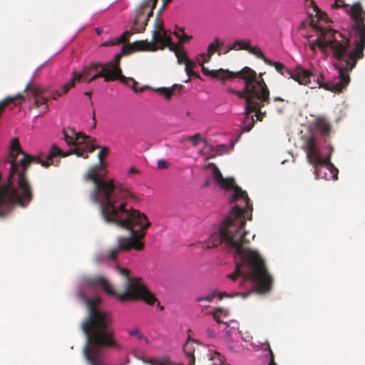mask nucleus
Instances as JSON below:
<instances>
[{
  "label": "nucleus",
  "instance_id": "obj_40",
  "mask_svg": "<svg viewBox=\"0 0 365 365\" xmlns=\"http://www.w3.org/2000/svg\"><path fill=\"white\" fill-rule=\"evenodd\" d=\"M168 168V164L165 160H159L158 162V169H166Z\"/></svg>",
  "mask_w": 365,
  "mask_h": 365
},
{
  "label": "nucleus",
  "instance_id": "obj_52",
  "mask_svg": "<svg viewBox=\"0 0 365 365\" xmlns=\"http://www.w3.org/2000/svg\"><path fill=\"white\" fill-rule=\"evenodd\" d=\"M84 95L88 96L91 98V92L86 91L84 93Z\"/></svg>",
  "mask_w": 365,
  "mask_h": 365
},
{
  "label": "nucleus",
  "instance_id": "obj_6",
  "mask_svg": "<svg viewBox=\"0 0 365 365\" xmlns=\"http://www.w3.org/2000/svg\"><path fill=\"white\" fill-rule=\"evenodd\" d=\"M307 159L309 164L314 168L316 178L326 180L338 179V169L331 163V153L327 158H322L317 148L316 139L314 136L309 137L306 142Z\"/></svg>",
  "mask_w": 365,
  "mask_h": 365
},
{
  "label": "nucleus",
  "instance_id": "obj_35",
  "mask_svg": "<svg viewBox=\"0 0 365 365\" xmlns=\"http://www.w3.org/2000/svg\"><path fill=\"white\" fill-rule=\"evenodd\" d=\"M348 4H345L344 0H335L334 4L331 5L332 9L344 8L348 9Z\"/></svg>",
  "mask_w": 365,
  "mask_h": 365
},
{
  "label": "nucleus",
  "instance_id": "obj_56",
  "mask_svg": "<svg viewBox=\"0 0 365 365\" xmlns=\"http://www.w3.org/2000/svg\"><path fill=\"white\" fill-rule=\"evenodd\" d=\"M242 295L243 297H246L248 295V294H242Z\"/></svg>",
  "mask_w": 365,
  "mask_h": 365
},
{
  "label": "nucleus",
  "instance_id": "obj_51",
  "mask_svg": "<svg viewBox=\"0 0 365 365\" xmlns=\"http://www.w3.org/2000/svg\"><path fill=\"white\" fill-rule=\"evenodd\" d=\"M172 0H163V6H166L169 3H170Z\"/></svg>",
  "mask_w": 365,
  "mask_h": 365
},
{
  "label": "nucleus",
  "instance_id": "obj_2",
  "mask_svg": "<svg viewBox=\"0 0 365 365\" xmlns=\"http://www.w3.org/2000/svg\"><path fill=\"white\" fill-rule=\"evenodd\" d=\"M242 214V209L235 207L222 222L219 233L212 235L210 241L214 247L224 244L228 251H234L240 258L241 262L236 263L235 272L227 276L230 279L235 280L242 276L244 280H252L258 292H267L271 289L272 278L259 252L248 247L250 239L246 237L248 232L244 230L246 221Z\"/></svg>",
  "mask_w": 365,
  "mask_h": 365
},
{
  "label": "nucleus",
  "instance_id": "obj_10",
  "mask_svg": "<svg viewBox=\"0 0 365 365\" xmlns=\"http://www.w3.org/2000/svg\"><path fill=\"white\" fill-rule=\"evenodd\" d=\"M266 64L274 66L278 72L281 73V74L284 76H286L287 73L289 78H293L301 85L307 86L311 88L318 87L317 85L315 84L316 80H314V83H312L311 78L313 76V75L308 70L298 67L292 71L286 68L283 63L280 62L272 61L271 60L269 63Z\"/></svg>",
  "mask_w": 365,
  "mask_h": 365
},
{
  "label": "nucleus",
  "instance_id": "obj_26",
  "mask_svg": "<svg viewBox=\"0 0 365 365\" xmlns=\"http://www.w3.org/2000/svg\"><path fill=\"white\" fill-rule=\"evenodd\" d=\"M158 0H145L144 1L138 8V17L136 19V22L140 19L141 14H143V9H149L150 6H153V9H155L157 4Z\"/></svg>",
  "mask_w": 365,
  "mask_h": 365
},
{
  "label": "nucleus",
  "instance_id": "obj_7",
  "mask_svg": "<svg viewBox=\"0 0 365 365\" xmlns=\"http://www.w3.org/2000/svg\"><path fill=\"white\" fill-rule=\"evenodd\" d=\"M63 133L67 144L69 145H73L75 148L70 149L66 153L62 151L63 155L56 156L54 159L58 157H66L71 154H76L78 156L87 158L88 153H93L96 148H99L93 143L95 141L94 138L82 133H76L73 128H65L63 130Z\"/></svg>",
  "mask_w": 365,
  "mask_h": 365
},
{
  "label": "nucleus",
  "instance_id": "obj_48",
  "mask_svg": "<svg viewBox=\"0 0 365 365\" xmlns=\"http://www.w3.org/2000/svg\"><path fill=\"white\" fill-rule=\"evenodd\" d=\"M189 76H198V74L193 71L192 69L190 70V73L187 74Z\"/></svg>",
  "mask_w": 365,
  "mask_h": 365
},
{
  "label": "nucleus",
  "instance_id": "obj_30",
  "mask_svg": "<svg viewBox=\"0 0 365 365\" xmlns=\"http://www.w3.org/2000/svg\"><path fill=\"white\" fill-rule=\"evenodd\" d=\"M19 98L24 99V98L21 94L19 93L14 97H7V98H4V100H2L0 102V115L4 111L5 108L7 105H9L11 103H13L14 101L19 99Z\"/></svg>",
  "mask_w": 365,
  "mask_h": 365
},
{
  "label": "nucleus",
  "instance_id": "obj_3",
  "mask_svg": "<svg viewBox=\"0 0 365 365\" xmlns=\"http://www.w3.org/2000/svg\"><path fill=\"white\" fill-rule=\"evenodd\" d=\"M327 48L329 47L333 57L337 60L336 65L339 76L332 81L323 83L319 78L315 84L319 88L339 93L350 82L349 71L356 66L358 61L364 58L365 39L361 41V38L354 36V47L351 48V40L338 31L328 29L327 34Z\"/></svg>",
  "mask_w": 365,
  "mask_h": 365
},
{
  "label": "nucleus",
  "instance_id": "obj_41",
  "mask_svg": "<svg viewBox=\"0 0 365 365\" xmlns=\"http://www.w3.org/2000/svg\"><path fill=\"white\" fill-rule=\"evenodd\" d=\"M227 348L232 352H238L240 351V346L230 343L227 344Z\"/></svg>",
  "mask_w": 365,
  "mask_h": 365
},
{
  "label": "nucleus",
  "instance_id": "obj_43",
  "mask_svg": "<svg viewBox=\"0 0 365 365\" xmlns=\"http://www.w3.org/2000/svg\"><path fill=\"white\" fill-rule=\"evenodd\" d=\"M207 335L210 336V337H214L215 334V331L213 329H207Z\"/></svg>",
  "mask_w": 365,
  "mask_h": 365
},
{
  "label": "nucleus",
  "instance_id": "obj_17",
  "mask_svg": "<svg viewBox=\"0 0 365 365\" xmlns=\"http://www.w3.org/2000/svg\"><path fill=\"white\" fill-rule=\"evenodd\" d=\"M97 64H100V66H98L96 68H93L96 73L88 79V83H91L98 78H103L105 82L115 81L114 76L111 75L103 63H97Z\"/></svg>",
  "mask_w": 365,
  "mask_h": 365
},
{
  "label": "nucleus",
  "instance_id": "obj_54",
  "mask_svg": "<svg viewBox=\"0 0 365 365\" xmlns=\"http://www.w3.org/2000/svg\"><path fill=\"white\" fill-rule=\"evenodd\" d=\"M158 307H160V310H162V309H163V307L160 306V303H159V302L158 303Z\"/></svg>",
  "mask_w": 365,
  "mask_h": 365
},
{
  "label": "nucleus",
  "instance_id": "obj_50",
  "mask_svg": "<svg viewBox=\"0 0 365 365\" xmlns=\"http://www.w3.org/2000/svg\"><path fill=\"white\" fill-rule=\"evenodd\" d=\"M273 100H274V101H282V102H283V101H284V99H283V98H282L281 97H274V98H273Z\"/></svg>",
  "mask_w": 365,
  "mask_h": 365
},
{
  "label": "nucleus",
  "instance_id": "obj_53",
  "mask_svg": "<svg viewBox=\"0 0 365 365\" xmlns=\"http://www.w3.org/2000/svg\"><path fill=\"white\" fill-rule=\"evenodd\" d=\"M93 120L94 121V126H96V122L95 113L94 112H93Z\"/></svg>",
  "mask_w": 365,
  "mask_h": 365
},
{
  "label": "nucleus",
  "instance_id": "obj_25",
  "mask_svg": "<svg viewBox=\"0 0 365 365\" xmlns=\"http://www.w3.org/2000/svg\"><path fill=\"white\" fill-rule=\"evenodd\" d=\"M182 88V85L175 84L171 88H160L157 91L169 100L174 95L175 90L180 91Z\"/></svg>",
  "mask_w": 365,
  "mask_h": 365
},
{
  "label": "nucleus",
  "instance_id": "obj_47",
  "mask_svg": "<svg viewBox=\"0 0 365 365\" xmlns=\"http://www.w3.org/2000/svg\"><path fill=\"white\" fill-rule=\"evenodd\" d=\"M213 317L218 324L222 323V321L220 319V317L217 315V314H215Z\"/></svg>",
  "mask_w": 365,
  "mask_h": 365
},
{
  "label": "nucleus",
  "instance_id": "obj_4",
  "mask_svg": "<svg viewBox=\"0 0 365 365\" xmlns=\"http://www.w3.org/2000/svg\"><path fill=\"white\" fill-rule=\"evenodd\" d=\"M235 78L242 79L245 83L243 91H235L232 88H227V92L235 94L240 98L245 100L246 110L249 113L256 110L257 103L253 101V97L257 99H261L264 101H268L269 90L262 78V73L257 75V72L252 68L245 66L240 71L232 72L227 71L221 80H228Z\"/></svg>",
  "mask_w": 365,
  "mask_h": 365
},
{
  "label": "nucleus",
  "instance_id": "obj_24",
  "mask_svg": "<svg viewBox=\"0 0 365 365\" xmlns=\"http://www.w3.org/2000/svg\"><path fill=\"white\" fill-rule=\"evenodd\" d=\"M73 81H69L66 83L62 85L59 89L53 91L51 93L52 99L56 100L58 97L68 93L72 88H74Z\"/></svg>",
  "mask_w": 365,
  "mask_h": 365
},
{
  "label": "nucleus",
  "instance_id": "obj_13",
  "mask_svg": "<svg viewBox=\"0 0 365 365\" xmlns=\"http://www.w3.org/2000/svg\"><path fill=\"white\" fill-rule=\"evenodd\" d=\"M353 21L352 34L353 36L361 38V41L365 39V11L360 2H356L350 7L346 9Z\"/></svg>",
  "mask_w": 365,
  "mask_h": 365
},
{
  "label": "nucleus",
  "instance_id": "obj_31",
  "mask_svg": "<svg viewBox=\"0 0 365 365\" xmlns=\"http://www.w3.org/2000/svg\"><path fill=\"white\" fill-rule=\"evenodd\" d=\"M247 51L262 59L265 63H269L270 62V60L266 58L264 53L257 47H252L250 44Z\"/></svg>",
  "mask_w": 365,
  "mask_h": 365
},
{
  "label": "nucleus",
  "instance_id": "obj_9",
  "mask_svg": "<svg viewBox=\"0 0 365 365\" xmlns=\"http://www.w3.org/2000/svg\"><path fill=\"white\" fill-rule=\"evenodd\" d=\"M153 41L148 42L145 41H136L132 43V46L135 47L136 50L145 51H155L158 48L164 49L168 47L169 49H174V43L170 36L167 33L160 32L158 30H153L152 32Z\"/></svg>",
  "mask_w": 365,
  "mask_h": 365
},
{
  "label": "nucleus",
  "instance_id": "obj_46",
  "mask_svg": "<svg viewBox=\"0 0 365 365\" xmlns=\"http://www.w3.org/2000/svg\"><path fill=\"white\" fill-rule=\"evenodd\" d=\"M163 11H162V9H158V11L157 12V14H156V16H155V20L158 21V20L160 19V17L162 15Z\"/></svg>",
  "mask_w": 365,
  "mask_h": 365
},
{
  "label": "nucleus",
  "instance_id": "obj_45",
  "mask_svg": "<svg viewBox=\"0 0 365 365\" xmlns=\"http://www.w3.org/2000/svg\"><path fill=\"white\" fill-rule=\"evenodd\" d=\"M181 38H183V39L185 40V43L190 41L191 38H192V36H188V35H186L185 33H184V35H182V37Z\"/></svg>",
  "mask_w": 365,
  "mask_h": 365
},
{
  "label": "nucleus",
  "instance_id": "obj_28",
  "mask_svg": "<svg viewBox=\"0 0 365 365\" xmlns=\"http://www.w3.org/2000/svg\"><path fill=\"white\" fill-rule=\"evenodd\" d=\"M212 365H222L224 363L225 358L217 351L210 352L208 355Z\"/></svg>",
  "mask_w": 365,
  "mask_h": 365
},
{
  "label": "nucleus",
  "instance_id": "obj_36",
  "mask_svg": "<svg viewBox=\"0 0 365 365\" xmlns=\"http://www.w3.org/2000/svg\"><path fill=\"white\" fill-rule=\"evenodd\" d=\"M153 30H158L160 32L167 33L166 30L164 28L163 23L160 19L158 21L155 20Z\"/></svg>",
  "mask_w": 365,
  "mask_h": 365
},
{
  "label": "nucleus",
  "instance_id": "obj_58",
  "mask_svg": "<svg viewBox=\"0 0 365 365\" xmlns=\"http://www.w3.org/2000/svg\"><path fill=\"white\" fill-rule=\"evenodd\" d=\"M187 115H190V112H189V111H187Z\"/></svg>",
  "mask_w": 365,
  "mask_h": 365
},
{
  "label": "nucleus",
  "instance_id": "obj_39",
  "mask_svg": "<svg viewBox=\"0 0 365 365\" xmlns=\"http://www.w3.org/2000/svg\"><path fill=\"white\" fill-rule=\"evenodd\" d=\"M255 123V119H254L253 116L252 115L250 117V123H249L247 125H245L242 128V130L243 132H249L253 128Z\"/></svg>",
  "mask_w": 365,
  "mask_h": 365
},
{
  "label": "nucleus",
  "instance_id": "obj_49",
  "mask_svg": "<svg viewBox=\"0 0 365 365\" xmlns=\"http://www.w3.org/2000/svg\"><path fill=\"white\" fill-rule=\"evenodd\" d=\"M96 31L98 35H101L103 32V29L102 28H96Z\"/></svg>",
  "mask_w": 365,
  "mask_h": 365
},
{
  "label": "nucleus",
  "instance_id": "obj_12",
  "mask_svg": "<svg viewBox=\"0 0 365 365\" xmlns=\"http://www.w3.org/2000/svg\"><path fill=\"white\" fill-rule=\"evenodd\" d=\"M314 11L317 20L310 16L309 26L316 30L318 36L317 38L309 43V47L312 50H314L315 47L319 48L322 51L327 48V34L328 29H324L322 26L318 24L319 21H327L328 16L326 13L322 12L317 6L314 7Z\"/></svg>",
  "mask_w": 365,
  "mask_h": 365
},
{
  "label": "nucleus",
  "instance_id": "obj_27",
  "mask_svg": "<svg viewBox=\"0 0 365 365\" xmlns=\"http://www.w3.org/2000/svg\"><path fill=\"white\" fill-rule=\"evenodd\" d=\"M174 49H170L172 51L175 52V54L178 58V62L179 63H184L188 59L186 52L184 50H180L178 46L174 43Z\"/></svg>",
  "mask_w": 365,
  "mask_h": 365
},
{
  "label": "nucleus",
  "instance_id": "obj_20",
  "mask_svg": "<svg viewBox=\"0 0 365 365\" xmlns=\"http://www.w3.org/2000/svg\"><path fill=\"white\" fill-rule=\"evenodd\" d=\"M267 101H268L267 102V101H264L261 99H257V97H253V101L257 103V108L256 109V110H252L249 113L245 109L246 118H249L252 113H256L255 116L257 118V120L259 121H262L263 119V117L266 115V113L262 112L261 109L262 107L264 106L265 104H269L270 103L269 97V100H267Z\"/></svg>",
  "mask_w": 365,
  "mask_h": 365
},
{
  "label": "nucleus",
  "instance_id": "obj_11",
  "mask_svg": "<svg viewBox=\"0 0 365 365\" xmlns=\"http://www.w3.org/2000/svg\"><path fill=\"white\" fill-rule=\"evenodd\" d=\"M153 6H150L149 9H143V14L140 15V19L136 22V19L138 17V9L136 11V16L134 19L133 24L131 28V31H125L119 38L116 40H112L110 41H106L103 43L104 46H114L119 43H125L129 36H130L133 33H141L145 30V27L148 24V21L150 18L153 15Z\"/></svg>",
  "mask_w": 365,
  "mask_h": 365
},
{
  "label": "nucleus",
  "instance_id": "obj_55",
  "mask_svg": "<svg viewBox=\"0 0 365 365\" xmlns=\"http://www.w3.org/2000/svg\"><path fill=\"white\" fill-rule=\"evenodd\" d=\"M165 8V6H163V4L160 9H162V11H163V9H164Z\"/></svg>",
  "mask_w": 365,
  "mask_h": 365
},
{
  "label": "nucleus",
  "instance_id": "obj_38",
  "mask_svg": "<svg viewBox=\"0 0 365 365\" xmlns=\"http://www.w3.org/2000/svg\"><path fill=\"white\" fill-rule=\"evenodd\" d=\"M184 63L185 64V71L187 74H190V70L196 66L194 61H192L189 59H187V61H185Z\"/></svg>",
  "mask_w": 365,
  "mask_h": 365
},
{
  "label": "nucleus",
  "instance_id": "obj_32",
  "mask_svg": "<svg viewBox=\"0 0 365 365\" xmlns=\"http://www.w3.org/2000/svg\"><path fill=\"white\" fill-rule=\"evenodd\" d=\"M126 81H127L126 83H123L131 87L132 89L134 91V92H135V93L143 92L145 90V87H142L140 88H138L137 87V85L138 83L135 79H133L132 78H126Z\"/></svg>",
  "mask_w": 365,
  "mask_h": 365
},
{
  "label": "nucleus",
  "instance_id": "obj_21",
  "mask_svg": "<svg viewBox=\"0 0 365 365\" xmlns=\"http://www.w3.org/2000/svg\"><path fill=\"white\" fill-rule=\"evenodd\" d=\"M216 295H217L219 299L221 300V299H222V298L224 297H233L234 296H239L240 294L236 292V293H234L233 294H227L225 292H217V291L214 290V291H212L210 293L207 294L205 296L198 297L196 299V302H201L202 301L205 300L209 302H211L213 300V299L215 297Z\"/></svg>",
  "mask_w": 365,
  "mask_h": 365
},
{
  "label": "nucleus",
  "instance_id": "obj_22",
  "mask_svg": "<svg viewBox=\"0 0 365 365\" xmlns=\"http://www.w3.org/2000/svg\"><path fill=\"white\" fill-rule=\"evenodd\" d=\"M184 352L188 361V365H194L195 362V358L194 353L195 351V345L193 341H190V339L185 344L183 347Z\"/></svg>",
  "mask_w": 365,
  "mask_h": 365
},
{
  "label": "nucleus",
  "instance_id": "obj_18",
  "mask_svg": "<svg viewBox=\"0 0 365 365\" xmlns=\"http://www.w3.org/2000/svg\"><path fill=\"white\" fill-rule=\"evenodd\" d=\"M316 128L324 135H329L331 130L329 121L322 115L317 116L314 121Z\"/></svg>",
  "mask_w": 365,
  "mask_h": 365
},
{
  "label": "nucleus",
  "instance_id": "obj_23",
  "mask_svg": "<svg viewBox=\"0 0 365 365\" xmlns=\"http://www.w3.org/2000/svg\"><path fill=\"white\" fill-rule=\"evenodd\" d=\"M223 45V42L220 41L218 38H215V41L207 47V54L202 53L201 57L204 58V62L210 61L212 56L217 51L219 46Z\"/></svg>",
  "mask_w": 365,
  "mask_h": 365
},
{
  "label": "nucleus",
  "instance_id": "obj_57",
  "mask_svg": "<svg viewBox=\"0 0 365 365\" xmlns=\"http://www.w3.org/2000/svg\"><path fill=\"white\" fill-rule=\"evenodd\" d=\"M221 311H222V309H220V308H218V309H217V312H221Z\"/></svg>",
  "mask_w": 365,
  "mask_h": 365
},
{
  "label": "nucleus",
  "instance_id": "obj_8",
  "mask_svg": "<svg viewBox=\"0 0 365 365\" xmlns=\"http://www.w3.org/2000/svg\"><path fill=\"white\" fill-rule=\"evenodd\" d=\"M213 176L215 180V181L217 182L218 185H220L222 187L226 188V189H231L232 188L234 190V192L232 197L231 202H235L238 201L240 200H243L245 203V207L243 208L240 207L238 205H235L228 215V216L222 221L224 222L232 213L233 211V209L236 207H240L243 210L242 217L245 218V214L247 210H252V205L251 203V201L247 195V193L246 191L242 190L241 187L235 185V180L232 178H224L220 170L218 169V168L213 165Z\"/></svg>",
  "mask_w": 365,
  "mask_h": 365
},
{
  "label": "nucleus",
  "instance_id": "obj_15",
  "mask_svg": "<svg viewBox=\"0 0 365 365\" xmlns=\"http://www.w3.org/2000/svg\"><path fill=\"white\" fill-rule=\"evenodd\" d=\"M26 91H30L34 98V103L31 108H38L43 106L41 113H46L48 110V106L47 105L48 98L41 96L43 93V88L33 86L31 83H29L26 86Z\"/></svg>",
  "mask_w": 365,
  "mask_h": 365
},
{
  "label": "nucleus",
  "instance_id": "obj_19",
  "mask_svg": "<svg viewBox=\"0 0 365 365\" xmlns=\"http://www.w3.org/2000/svg\"><path fill=\"white\" fill-rule=\"evenodd\" d=\"M197 61L199 65L201 66L202 72L205 76H209L213 78L222 79L225 75V73H227L228 70H225L222 68H220L219 70H209L203 65L205 63L204 62V58L202 61L197 59Z\"/></svg>",
  "mask_w": 365,
  "mask_h": 365
},
{
  "label": "nucleus",
  "instance_id": "obj_34",
  "mask_svg": "<svg viewBox=\"0 0 365 365\" xmlns=\"http://www.w3.org/2000/svg\"><path fill=\"white\" fill-rule=\"evenodd\" d=\"M174 35L179 38V44L182 45L185 43V40L182 37V35H184V30L181 28H175L174 32Z\"/></svg>",
  "mask_w": 365,
  "mask_h": 365
},
{
  "label": "nucleus",
  "instance_id": "obj_1",
  "mask_svg": "<svg viewBox=\"0 0 365 365\" xmlns=\"http://www.w3.org/2000/svg\"><path fill=\"white\" fill-rule=\"evenodd\" d=\"M108 151L106 147L101 148L98 154L99 164L90 168L84 179L94 184L90 194L91 199L93 202L99 204L101 215L104 220L130 231V236L119 237L117 247L109 250L108 257L115 259L121 251H129L131 249L142 250L144 248L142 240L150 222L144 213L127 207L128 200L134 197L133 193L122 185L115 184L113 179L107 180L105 178L106 163L103 158Z\"/></svg>",
  "mask_w": 365,
  "mask_h": 365
},
{
  "label": "nucleus",
  "instance_id": "obj_14",
  "mask_svg": "<svg viewBox=\"0 0 365 365\" xmlns=\"http://www.w3.org/2000/svg\"><path fill=\"white\" fill-rule=\"evenodd\" d=\"M135 51H139L136 50L135 47L132 46V43L124 45L122 47L121 52L115 54L113 60L103 63L111 75L114 76L115 81L119 80L121 83H126V77L123 75L120 68V59L123 56Z\"/></svg>",
  "mask_w": 365,
  "mask_h": 365
},
{
  "label": "nucleus",
  "instance_id": "obj_29",
  "mask_svg": "<svg viewBox=\"0 0 365 365\" xmlns=\"http://www.w3.org/2000/svg\"><path fill=\"white\" fill-rule=\"evenodd\" d=\"M250 45V41L245 42L242 41H235L232 46H230L228 49L225 52V53L229 52L231 50H246L247 51Z\"/></svg>",
  "mask_w": 365,
  "mask_h": 365
},
{
  "label": "nucleus",
  "instance_id": "obj_33",
  "mask_svg": "<svg viewBox=\"0 0 365 365\" xmlns=\"http://www.w3.org/2000/svg\"><path fill=\"white\" fill-rule=\"evenodd\" d=\"M187 139L192 142L193 146H197L200 141L204 140V139L202 138L200 134L199 133L189 136Z\"/></svg>",
  "mask_w": 365,
  "mask_h": 365
},
{
  "label": "nucleus",
  "instance_id": "obj_42",
  "mask_svg": "<svg viewBox=\"0 0 365 365\" xmlns=\"http://www.w3.org/2000/svg\"><path fill=\"white\" fill-rule=\"evenodd\" d=\"M269 353H270V360H269V362L268 364V365H277L275 362H274V354H273V352L271 350V349L269 348Z\"/></svg>",
  "mask_w": 365,
  "mask_h": 365
},
{
  "label": "nucleus",
  "instance_id": "obj_37",
  "mask_svg": "<svg viewBox=\"0 0 365 365\" xmlns=\"http://www.w3.org/2000/svg\"><path fill=\"white\" fill-rule=\"evenodd\" d=\"M130 335L136 336L139 339H145L146 343H148V339L145 337L138 329H135L129 331Z\"/></svg>",
  "mask_w": 365,
  "mask_h": 365
},
{
  "label": "nucleus",
  "instance_id": "obj_16",
  "mask_svg": "<svg viewBox=\"0 0 365 365\" xmlns=\"http://www.w3.org/2000/svg\"><path fill=\"white\" fill-rule=\"evenodd\" d=\"M98 66H100V64L93 62L90 65L83 67L81 72L73 71L72 72V78L70 79V81H73V86H76V83L81 81L88 83V76L91 74V72L93 71V68H96Z\"/></svg>",
  "mask_w": 365,
  "mask_h": 365
},
{
  "label": "nucleus",
  "instance_id": "obj_44",
  "mask_svg": "<svg viewBox=\"0 0 365 365\" xmlns=\"http://www.w3.org/2000/svg\"><path fill=\"white\" fill-rule=\"evenodd\" d=\"M138 173V170L136 168H135L134 167H131L129 170H128V174L129 175H133V174H135V173Z\"/></svg>",
  "mask_w": 365,
  "mask_h": 365
},
{
  "label": "nucleus",
  "instance_id": "obj_5",
  "mask_svg": "<svg viewBox=\"0 0 365 365\" xmlns=\"http://www.w3.org/2000/svg\"><path fill=\"white\" fill-rule=\"evenodd\" d=\"M117 269L119 274L124 278L125 284L124 292H118L105 277L100 275L91 277L88 283L92 286L101 287L106 293L117 297L121 302L141 299L146 304L152 305L157 301L155 296L148 290L141 278L130 277V271L127 268L118 267Z\"/></svg>",
  "mask_w": 365,
  "mask_h": 365
}]
</instances>
